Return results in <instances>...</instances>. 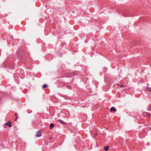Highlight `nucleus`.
Instances as JSON below:
<instances>
[{
  "mask_svg": "<svg viewBox=\"0 0 151 151\" xmlns=\"http://www.w3.org/2000/svg\"><path fill=\"white\" fill-rule=\"evenodd\" d=\"M146 90L147 91H151V88H150V87L147 88Z\"/></svg>",
  "mask_w": 151,
  "mask_h": 151,
  "instance_id": "423d86ee",
  "label": "nucleus"
},
{
  "mask_svg": "<svg viewBox=\"0 0 151 151\" xmlns=\"http://www.w3.org/2000/svg\"><path fill=\"white\" fill-rule=\"evenodd\" d=\"M36 135L37 137H40L41 135V133L40 131H37Z\"/></svg>",
  "mask_w": 151,
  "mask_h": 151,
  "instance_id": "f257e3e1",
  "label": "nucleus"
},
{
  "mask_svg": "<svg viewBox=\"0 0 151 151\" xmlns=\"http://www.w3.org/2000/svg\"><path fill=\"white\" fill-rule=\"evenodd\" d=\"M148 116H151V114L150 113H147V114H146Z\"/></svg>",
  "mask_w": 151,
  "mask_h": 151,
  "instance_id": "9d476101",
  "label": "nucleus"
},
{
  "mask_svg": "<svg viewBox=\"0 0 151 151\" xmlns=\"http://www.w3.org/2000/svg\"><path fill=\"white\" fill-rule=\"evenodd\" d=\"M120 86L121 87H124V86Z\"/></svg>",
  "mask_w": 151,
  "mask_h": 151,
  "instance_id": "f8f14e48",
  "label": "nucleus"
},
{
  "mask_svg": "<svg viewBox=\"0 0 151 151\" xmlns=\"http://www.w3.org/2000/svg\"><path fill=\"white\" fill-rule=\"evenodd\" d=\"M15 115H17V114H15Z\"/></svg>",
  "mask_w": 151,
  "mask_h": 151,
  "instance_id": "ddd939ff",
  "label": "nucleus"
},
{
  "mask_svg": "<svg viewBox=\"0 0 151 151\" xmlns=\"http://www.w3.org/2000/svg\"><path fill=\"white\" fill-rule=\"evenodd\" d=\"M97 133H96L95 134V135H97Z\"/></svg>",
  "mask_w": 151,
  "mask_h": 151,
  "instance_id": "9b49d317",
  "label": "nucleus"
},
{
  "mask_svg": "<svg viewBox=\"0 0 151 151\" xmlns=\"http://www.w3.org/2000/svg\"><path fill=\"white\" fill-rule=\"evenodd\" d=\"M147 110L150 111H151V106H150L147 109Z\"/></svg>",
  "mask_w": 151,
  "mask_h": 151,
  "instance_id": "6e6552de",
  "label": "nucleus"
},
{
  "mask_svg": "<svg viewBox=\"0 0 151 151\" xmlns=\"http://www.w3.org/2000/svg\"><path fill=\"white\" fill-rule=\"evenodd\" d=\"M109 149V147L108 146H106L104 147L105 150L106 151H107Z\"/></svg>",
  "mask_w": 151,
  "mask_h": 151,
  "instance_id": "20e7f679",
  "label": "nucleus"
},
{
  "mask_svg": "<svg viewBox=\"0 0 151 151\" xmlns=\"http://www.w3.org/2000/svg\"><path fill=\"white\" fill-rule=\"evenodd\" d=\"M9 124L6 123V125H7V126H9V127H11V123L9 122Z\"/></svg>",
  "mask_w": 151,
  "mask_h": 151,
  "instance_id": "0eeeda50",
  "label": "nucleus"
},
{
  "mask_svg": "<svg viewBox=\"0 0 151 151\" xmlns=\"http://www.w3.org/2000/svg\"><path fill=\"white\" fill-rule=\"evenodd\" d=\"M58 121H59L60 123H61L62 124H66V123L65 122H64L61 119H58Z\"/></svg>",
  "mask_w": 151,
  "mask_h": 151,
  "instance_id": "f03ea898",
  "label": "nucleus"
},
{
  "mask_svg": "<svg viewBox=\"0 0 151 151\" xmlns=\"http://www.w3.org/2000/svg\"><path fill=\"white\" fill-rule=\"evenodd\" d=\"M110 110L111 111H115L116 110V109L115 108H114V107H112L110 108Z\"/></svg>",
  "mask_w": 151,
  "mask_h": 151,
  "instance_id": "7ed1b4c3",
  "label": "nucleus"
},
{
  "mask_svg": "<svg viewBox=\"0 0 151 151\" xmlns=\"http://www.w3.org/2000/svg\"><path fill=\"white\" fill-rule=\"evenodd\" d=\"M54 126L53 124L51 123L50 126V129L52 128Z\"/></svg>",
  "mask_w": 151,
  "mask_h": 151,
  "instance_id": "39448f33",
  "label": "nucleus"
},
{
  "mask_svg": "<svg viewBox=\"0 0 151 151\" xmlns=\"http://www.w3.org/2000/svg\"><path fill=\"white\" fill-rule=\"evenodd\" d=\"M47 85L46 84H44L43 86V88H45L46 87H47Z\"/></svg>",
  "mask_w": 151,
  "mask_h": 151,
  "instance_id": "1a4fd4ad",
  "label": "nucleus"
}]
</instances>
